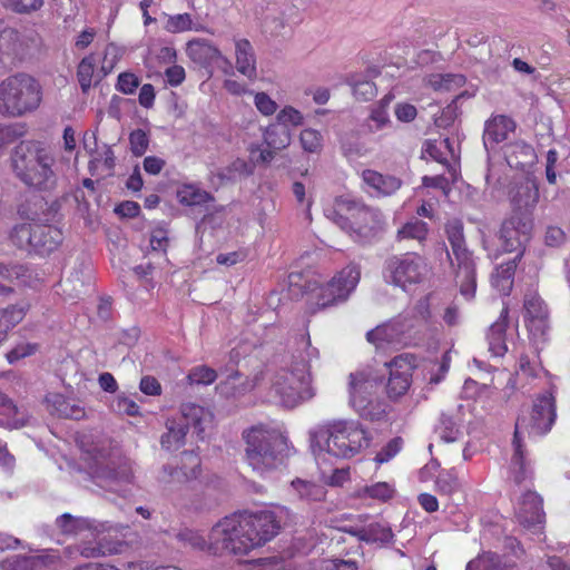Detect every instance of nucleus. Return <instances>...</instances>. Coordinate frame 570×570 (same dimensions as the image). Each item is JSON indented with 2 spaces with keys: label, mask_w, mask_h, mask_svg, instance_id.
<instances>
[{
  "label": "nucleus",
  "mask_w": 570,
  "mask_h": 570,
  "mask_svg": "<svg viewBox=\"0 0 570 570\" xmlns=\"http://www.w3.org/2000/svg\"><path fill=\"white\" fill-rule=\"evenodd\" d=\"M279 530L274 512H239L222 518L207 538L191 529L181 530L177 538L193 549L214 554L245 557L271 541Z\"/></svg>",
  "instance_id": "obj_1"
},
{
  "label": "nucleus",
  "mask_w": 570,
  "mask_h": 570,
  "mask_svg": "<svg viewBox=\"0 0 570 570\" xmlns=\"http://www.w3.org/2000/svg\"><path fill=\"white\" fill-rule=\"evenodd\" d=\"M318 351L309 341L302 342V350L292 356L291 363L267 377L264 399L266 402L285 409H295L312 400L315 394L311 374V362L317 358Z\"/></svg>",
  "instance_id": "obj_2"
},
{
  "label": "nucleus",
  "mask_w": 570,
  "mask_h": 570,
  "mask_svg": "<svg viewBox=\"0 0 570 570\" xmlns=\"http://www.w3.org/2000/svg\"><path fill=\"white\" fill-rule=\"evenodd\" d=\"M309 449L321 468L335 459H351L370 445L365 428L353 419H335L323 422L308 432Z\"/></svg>",
  "instance_id": "obj_3"
},
{
  "label": "nucleus",
  "mask_w": 570,
  "mask_h": 570,
  "mask_svg": "<svg viewBox=\"0 0 570 570\" xmlns=\"http://www.w3.org/2000/svg\"><path fill=\"white\" fill-rule=\"evenodd\" d=\"M79 442L81 459L98 485L125 497L132 480L129 460L106 436L83 435Z\"/></svg>",
  "instance_id": "obj_4"
},
{
  "label": "nucleus",
  "mask_w": 570,
  "mask_h": 570,
  "mask_svg": "<svg viewBox=\"0 0 570 570\" xmlns=\"http://www.w3.org/2000/svg\"><path fill=\"white\" fill-rule=\"evenodd\" d=\"M242 439L246 463L264 479L284 466L295 452L283 431L269 424L259 423L245 429Z\"/></svg>",
  "instance_id": "obj_5"
},
{
  "label": "nucleus",
  "mask_w": 570,
  "mask_h": 570,
  "mask_svg": "<svg viewBox=\"0 0 570 570\" xmlns=\"http://www.w3.org/2000/svg\"><path fill=\"white\" fill-rule=\"evenodd\" d=\"M11 164L18 178L37 189H49L56 183L55 157L43 142L22 140L12 153Z\"/></svg>",
  "instance_id": "obj_6"
},
{
  "label": "nucleus",
  "mask_w": 570,
  "mask_h": 570,
  "mask_svg": "<svg viewBox=\"0 0 570 570\" xmlns=\"http://www.w3.org/2000/svg\"><path fill=\"white\" fill-rule=\"evenodd\" d=\"M557 413L552 392L539 396L530 411L523 412L517 420L514 432V455L512 458V473L517 483H522L529 476L520 444L522 434L544 435L556 422Z\"/></svg>",
  "instance_id": "obj_7"
},
{
  "label": "nucleus",
  "mask_w": 570,
  "mask_h": 570,
  "mask_svg": "<svg viewBox=\"0 0 570 570\" xmlns=\"http://www.w3.org/2000/svg\"><path fill=\"white\" fill-rule=\"evenodd\" d=\"M325 216L360 243L371 240L384 224L383 215L379 209L347 197L337 198L334 208L325 209Z\"/></svg>",
  "instance_id": "obj_8"
},
{
  "label": "nucleus",
  "mask_w": 570,
  "mask_h": 570,
  "mask_svg": "<svg viewBox=\"0 0 570 570\" xmlns=\"http://www.w3.org/2000/svg\"><path fill=\"white\" fill-rule=\"evenodd\" d=\"M43 99L39 80L28 73H16L0 81V116L22 118L36 112Z\"/></svg>",
  "instance_id": "obj_9"
},
{
  "label": "nucleus",
  "mask_w": 570,
  "mask_h": 570,
  "mask_svg": "<svg viewBox=\"0 0 570 570\" xmlns=\"http://www.w3.org/2000/svg\"><path fill=\"white\" fill-rule=\"evenodd\" d=\"M384 376V373L371 366L350 374V404L366 420L377 421L386 414L387 405L377 399Z\"/></svg>",
  "instance_id": "obj_10"
},
{
  "label": "nucleus",
  "mask_w": 570,
  "mask_h": 570,
  "mask_svg": "<svg viewBox=\"0 0 570 570\" xmlns=\"http://www.w3.org/2000/svg\"><path fill=\"white\" fill-rule=\"evenodd\" d=\"M57 525L66 534H75L82 540H95V544L79 547L80 554L95 558L102 554H112L120 551V542H108L105 532H118V528L108 522H96L83 518H73L63 514L57 519Z\"/></svg>",
  "instance_id": "obj_11"
},
{
  "label": "nucleus",
  "mask_w": 570,
  "mask_h": 570,
  "mask_svg": "<svg viewBox=\"0 0 570 570\" xmlns=\"http://www.w3.org/2000/svg\"><path fill=\"white\" fill-rule=\"evenodd\" d=\"M448 240L451 250L448 256L455 276V282L460 286V293L465 299L474 297L476 289L475 264L472 253L466 248L463 236V225L460 220H450L445 226Z\"/></svg>",
  "instance_id": "obj_12"
},
{
  "label": "nucleus",
  "mask_w": 570,
  "mask_h": 570,
  "mask_svg": "<svg viewBox=\"0 0 570 570\" xmlns=\"http://www.w3.org/2000/svg\"><path fill=\"white\" fill-rule=\"evenodd\" d=\"M429 317L428 299H421L413 312H404L395 318L368 331L366 340L375 345L376 348L405 346L411 343V331L414 328L417 320H428Z\"/></svg>",
  "instance_id": "obj_13"
},
{
  "label": "nucleus",
  "mask_w": 570,
  "mask_h": 570,
  "mask_svg": "<svg viewBox=\"0 0 570 570\" xmlns=\"http://www.w3.org/2000/svg\"><path fill=\"white\" fill-rule=\"evenodd\" d=\"M361 278V268L350 263L336 272L331 279L323 282L312 278L307 282V291L318 307L334 306L344 303L355 291Z\"/></svg>",
  "instance_id": "obj_14"
},
{
  "label": "nucleus",
  "mask_w": 570,
  "mask_h": 570,
  "mask_svg": "<svg viewBox=\"0 0 570 570\" xmlns=\"http://www.w3.org/2000/svg\"><path fill=\"white\" fill-rule=\"evenodd\" d=\"M213 413L194 403L181 406L179 416L168 419L166 432L161 435L160 443L167 451H176L185 444L188 426L193 425L197 433L205 432L213 423Z\"/></svg>",
  "instance_id": "obj_15"
},
{
  "label": "nucleus",
  "mask_w": 570,
  "mask_h": 570,
  "mask_svg": "<svg viewBox=\"0 0 570 570\" xmlns=\"http://www.w3.org/2000/svg\"><path fill=\"white\" fill-rule=\"evenodd\" d=\"M429 267L423 257L406 253L389 257L383 266L382 276L386 284L411 292L426 278Z\"/></svg>",
  "instance_id": "obj_16"
},
{
  "label": "nucleus",
  "mask_w": 570,
  "mask_h": 570,
  "mask_svg": "<svg viewBox=\"0 0 570 570\" xmlns=\"http://www.w3.org/2000/svg\"><path fill=\"white\" fill-rule=\"evenodd\" d=\"M389 374L385 392L389 399L397 400L406 394L412 383L416 358L411 354H402L385 364Z\"/></svg>",
  "instance_id": "obj_17"
},
{
  "label": "nucleus",
  "mask_w": 570,
  "mask_h": 570,
  "mask_svg": "<svg viewBox=\"0 0 570 570\" xmlns=\"http://www.w3.org/2000/svg\"><path fill=\"white\" fill-rule=\"evenodd\" d=\"M200 473V459L194 452H184L180 465L165 464L158 472L157 480L165 489H174L196 479Z\"/></svg>",
  "instance_id": "obj_18"
},
{
  "label": "nucleus",
  "mask_w": 570,
  "mask_h": 570,
  "mask_svg": "<svg viewBox=\"0 0 570 570\" xmlns=\"http://www.w3.org/2000/svg\"><path fill=\"white\" fill-rule=\"evenodd\" d=\"M336 529L357 542L387 543L393 539V532L386 524L379 521L368 522V518L362 515L348 524L337 525Z\"/></svg>",
  "instance_id": "obj_19"
},
{
  "label": "nucleus",
  "mask_w": 570,
  "mask_h": 570,
  "mask_svg": "<svg viewBox=\"0 0 570 570\" xmlns=\"http://www.w3.org/2000/svg\"><path fill=\"white\" fill-rule=\"evenodd\" d=\"M263 145H250L248 148L250 159L256 163H269L277 150L285 149L292 141V131L277 121L269 124L263 134Z\"/></svg>",
  "instance_id": "obj_20"
},
{
  "label": "nucleus",
  "mask_w": 570,
  "mask_h": 570,
  "mask_svg": "<svg viewBox=\"0 0 570 570\" xmlns=\"http://www.w3.org/2000/svg\"><path fill=\"white\" fill-rule=\"evenodd\" d=\"M533 218L529 215H512L501 227L499 242L503 252L520 250L530 239Z\"/></svg>",
  "instance_id": "obj_21"
},
{
  "label": "nucleus",
  "mask_w": 570,
  "mask_h": 570,
  "mask_svg": "<svg viewBox=\"0 0 570 570\" xmlns=\"http://www.w3.org/2000/svg\"><path fill=\"white\" fill-rule=\"evenodd\" d=\"M514 514L524 528L540 531L546 518L541 497L530 490L521 493L514 503Z\"/></svg>",
  "instance_id": "obj_22"
},
{
  "label": "nucleus",
  "mask_w": 570,
  "mask_h": 570,
  "mask_svg": "<svg viewBox=\"0 0 570 570\" xmlns=\"http://www.w3.org/2000/svg\"><path fill=\"white\" fill-rule=\"evenodd\" d=\"M509 198L514 209L513 215L529 214L532 217V210L539 199L538 186L531 178L521 177L511 184Z\"/></svg>",
  "instance_id": "obj_23"
},
{
  "label": "nucleus",
  "mask_w": 570,
  "mask_h": 570,
  "mask_svg": "<svg viewBox=\"0 0 570 570\" xmlns=\"http://www.w3.org/2000/svg\"><path fill=\"white\" fill-rule=\"evenodd\" d=\"M523 309L529 331L534 335H542L547 328L548 313L542 299L537 293L525 294Z\"/></svg>",
  "instance_id": "obj_24"
},
{
  "label": "nucleus",
  "mask_w": 570,
  "mask_h": 570,
  "mask_svg": "<svg viewBox=\"0 0 570 570\" xmlns=\"http://www.w3.org/2000/svg\"><path fill=\"white\" fill-rule=\"evenodd\" d=\"M29 278L30 273L24 265L0 262V297L11 296L14 293V287L27 284Z\"/></svg>",
  "instance_id": "obj_25"
},
{
  "label": "nucleus",
  "mask_w": 570,
  "mask_h": 570,
  "mask_svg": "<svg viewBox=\"0 0 570 570\" xmlns=\"http://www.w3.org/2000/svg\"><path fill=\"white\" fill-rule=\"evenodd\" d=\"M33 237L32 252L39 255L50 254L62 242V233L51 225L36 224Z\"/></svg>",
  "instance_id": "obj_26"
},
{
  "label": "nucleus",
  "mask_w": 570,
  "mask_h": 570,
  "mask_svg": "<svg viewBox=\"0 0 570 570\" xmlns=\"http://www.w3.org/2000/svg\"><path fill=\"white\" fill-rule=\"evenodd\" d=\"M515 567L517 562L511 557L485 551L470 560L465 570H514Z\"/></svg>",
  "instance_id": "obj_27"
},
{
  "label": "nucleus",
  "mask_w": 570,
  "mask_h": 570,
  "mask_svg": "<svg viewBox=\"0 0 570 570\" xmlns=\"http://www.w3.org/2000/svg\"><path fill=\"white\" fill-rule=\"evenodd\" d=\"M362 179L376 196H390L399 190L402 185V181L397 177L383 175L371 169H366L362 173Z\"/></svg>",
  "instance_id": "obj_28"
},
{
  "label": "nucleus",
  "mask_w": 570,
  "mask_h": 570,
  "mask_svg": "<svg viewBox=\"0 0 570 570\" xmlns=\"http://www.w3.org/2000/svg\"><path fill=\"white\" fill-rule=\"evenodd\" d=\"M515 128L514 121L507 116L498 115L485 122L483 142L485 148L489 145L498 144L505 140L510 132Z\"/></svg>",
  "instance_id": "obj_29"
},
{
  "label": "nucleus",
  "mask_w": 570,
  "mask_h": 570,
  "mask_svg": "<svg viewBox=\"0 0 570 570\" xmlns=\"http://www.w3.org/2000/svg\"><path fill=\"white\" fill-rule=\"evenodd\" d=\"M92 275L89 265L81 263L70 276L61 284L63 293L70 297H79L91 286Z\"/></svg>",
  "instance_id": "obj_30"
},
{
  "label": "nucleus",
  "mask_w": 570,
  "mask_h": 570,
  "mask_svg": "<svg viewBox=\"0 0 570 570\" xmlns=\"http://www.w3.org/2000/svg\"><path fill=\"white\" fill-rule=\"evenodd\" d=\"M505 160L511 168L524 170L535 161V153L532 146L524 141H517L505 147Z\"/></svg>",
  "instance_id": "obj_31"
},
{
  "label": "nucleus",
  "mask_w": 570,
  "mask_h": 570,
  "mask_svg": "<svg viewBox=\"0 0 570 570\" xmlns=\"http://www.w3.org/2000/svg\"><path fill=\"white\" fill-rule=\"evenodd\" d=\"M508 307H503L500 318L493 323L488 333L489 352L497 357L503 356L508 351L505 344Z\"/></svg>",
  "instance_id": "obj_32"
},
{
  "label": "nucleus",
  "mask_w": 570,
  "mask_h": 570,
  "mask_svg": "<svg viewBox=\"0 0 570 570\" xmlns=\"http://www.w3.org/2000/svg\"><path fill=\"white\" fill-rule=\"evenodd\" d=\"M236 67L237 70L247 77H256V60L249 41L244 38L236 42Z\"/></svg>",
  "instance_id": "obj_33"
},
{
  "label": "nucleus",
  "mask_w": 570,
  "mask_h": 570,
  "mask_svg": "<svg viewBox=\"0 0 570 570\" xmlns=\"http://www.w3.org/2000/svg\"><path fill=\"white\" fill-rule=\"evenodd\" d=\"M520 256L521 254L519 253L515 258L501 264L491 276L492 286L503 295H509L512 289L517 259L520 258Z\"/></svg>",
  "instance_id": "obj_34"
},
{
  "label": "nucleus",
  "mask_w": 570,
  "mask_h": 570,
  "mask_svg": "<svg viewBox=\"0 0 570 570\" xmlns=\"http://www.w3.org/2000/svg\"><path fill=\"white\" fill-rule=\"evenodd\" d=\"M257 386V377L254 380L242 379V376L235 372L228 375L227 380L222 382L217 389L219 393L226 397L240 396Z\"/></svg>",
  "instance_id": "obj_35"
},
{
  "label": "nucleus",
  "mask_w": 570,
  "mask_h": 570,
  "mask_svg": "<svg viewBox=\"0 0 570 570\" xmlns=\"http://www.w3.org/2000/svg\"><path fill=\"white\" fill-rule=\"evenodd\" d=\"M0 415L3 416L2 424L10 429H19L28 423V416L20 411L6 394L0 391Z\"/></svg>",
  "instance_id": "obj_36"
},
{
  "label": "nucleus",
  "mask_w": 570,
  "mask_h": 570,
  "mask_svg": "<svg viewBox=\"0 0 570 570\" xmlns=\"http://www.w3.org/2000/svg\"><path fill=\"white\" fill-rule=\"evenodd\" d=\"M289 491L296 495L297 499L307 502L322 501L326 495V491L323 487L303 479L293 480L289 485Z\"/></svg>",
  "instance_id": "obj_37"
},
{
  "label": "nucleus",
  "mask_w": 570,
  "mask_h": 570,
  "mask_svg": "<svg viewBox=\"0 0 570 570\" xmlns=\"http://www.w3.org/2000/svg\"><path fill=\"white\" fill-rule=\"evenodd\" d=\"M58 558V554L52 551H38L37 554L18 558L16 560L14 570H41L45 567L53 564Z\"/></svg>",
  "instance_id": "obj_38"
},
{
  "label": "nucleus",
  "mask_w": 570,
  "mask_h": 570,
  "mask_svg": "<svg viewBox=\"0 0 570 570\" xmlns=\"http://www.w3.org/2000/svg\"><path fill=\"white\" fill-rule=\"evenodd\" d=\"M448 156H454V150L449 138L439 140H428L422 150L424 159H432L440 164H445Z\"/></svg>",
  "instance_id": "obj_39"
},
{
  "label": "nucleus",
  "mask_w": 570,
  "mask_h": 570,
  "mask_svg": "<svg viewBox=\"0 0 570 570\" xmlns=\"http://www.w3.org/2000/svg\"><path fill=\"white\" fill-rule=\"evenodd\" d=\"M428 235L429 225L417 218H412L397 229L396 239L399 242L404 239H412L422 244L426 240Z\"/></svg>",
  "instance_id": "obj_40"
},
{
  "label": "nucleus",
  "mask_w": 570,
  "mask_h": 570,
  "mask_svg": "<svg viewBox=\"0 0 570 570\" xmlns=\"http://www.w3.org/2000/svg\"><path fill=\"white\" fill-rule=\"evenodd\" d=\"M395 487L390 482H376L371 485H364L356 491L360 499H373L377 501H387L393 498Z\"/></svg>",
  "instance_id": "obj_41"
},
{
  "label": "nucleus",
  "mask_w": 570,
  "mask_h": 570,
  "mask_svg": "<svg viewBox=\"0 0 570 570\" xmlns=\"http://www.w3.org/2000/svg\"><path fill=\"white\" fill-rule=\"evenodd\" d=\"M177 199L181 205L196 206L212 200V196L195 185H184L177 190Z\"/></svg>",
  "instance_id": "obj_42"
},
{
  "label": "nucleus",
  "mask_w": 570,
  "mask_h": 570,
  "mask_svg": "<svg viewBox=\"0 0 570 570\" xmlns=\"http://www.w3.org/2000/svg\"><path fill=\"white\" fill-rule=\"evenodd\" d=\"M35 225L29 223L16 225L9 235L12 244L21 249L32 252Z\"/></svg>",
  "instance_id": "obj_43"
},
{
  "label": "nucleus",
  "mask_w": 570,
  "mask_h": 570,
  "mask_svg": "<svg viewBox=\"0 0 570 570\" xmlns=\"http://www.w3.org/2000/svg\"><path fill=\"white\" fill-rule=\"evenodd\" d=\"M26 316L23 307L10 305L0 308V331L8 338L9 332L14 328Z\"/></svg>",
  "instance_id": "obj_44"
},
{
  "label": "nucleus",
  "mask_w": 570,
  "mask_h": 570,
  "mask_svg": "<svg viewBox=\"0 0 570 570\" xmlns=\"http://www.w3.org/2000/svg\"><path fill=\"white\" fill-rule=\"evenodd\" d=\"M26 316L23 307L10 305L0 308V331L8 338L9 332L14 328Z\"/></svg>",
  "instance_id": "obj_45"
},
{
  "label": "nucleus",
  "mask_w": 570,
  "mask_h": 570,
  "mask_svg": "<svg viewBox=\"0 0 570 570\" xmlns=\"http://www.w3.org/2000/svg\"><path fill=\"white\" fill-rule=\"evenodd\" d=\"M436 490L446 495H451L460 490L461 482L458 476V472L454 468L449 470H442L439 472L435 479Z\"/></svg>",
  "instance_id": "obj_46"
},
{
  "label": "nucleus",
  "mask_w": 570,
  "mask_h": 570,
  "mask_svg": "<svg viewBox=\"0 0 570 570\" xmlns=\"http://www.w3.org/2000/svg\"><path fill=\"white\" fill-rule=\"evenodd\" d=\"M429 85L435 90H452L462 87L465 78L462 75H432L428 79Z\"/></svg>",
  "instance_id": "obj_47"
},
{
  "label": "nucleus",
  "mask_w": 570,
  "mask_h": 570,
  "mask_svg": "<svg viewBox=\"0 0 570 570\" xmlns=\"http://www.w3.org/2000/svg\"><path fill=\"white\" fill-rule=\"evenodd\" d=\"M304 119L303 112L291 105H285L276 114V121L289 129L302 126Z\"/></svg>",
  "instance_id": "obj_48"
},
{
  "label": "nucleus",
  "mask_w": 570,
  "mask_h": 570,
  "mask_svg": "<svg viewBox=\"0 0 570 570\" xmlns=\"http://www.w3.org/2000/svg\"><path fill=\"white\" fill-rule=\"evenodd\" d=\"M165 30L170 33H180L186 31H199L197 27H194L190 14L179 13L175 16H168L165 23Z\"/></svg>",
  "instance_id": "obj_49"
},
{
  "label": "nucleus",
  "mask_w": 570,
  "mask_h": 570,
  "mask_svg": "<svg viewBox=\"0 0 570 570\" xmlns=\"http://www.w3.org/2000/svg\"><path fill=\"white\" fill-rule=\"evenodd\" d=\"M254 106L264 117H271L278 110L277 102L265 91H253Z\"/></svg>",
  "instance_id": "obj_50"
},
{
  "label": "nucleus",
  "mask_w": 570,
  "mask_h": 570,
  "mask_svg": "<svg viewBox=\"0 0 570 570\" xmlns=\"http://www.w3.org/2000/svg\"><path fill=\"white\" fill-rule=\"evenodd\" d=\"M350 83L353 88L354 96L360 100L368 101L376 96V86L368 79L353 77Z\"/></svg>",
  "instance_id": "obj_51"
},
{
  "label": "nucleus",
  "mask_w": 570,
  "mask_h": 570,
  "mask_svg": "<svg viewBox=\"0 0 570 570\" xmlns=\"http://www.w3.org/2000/svg\"><path fill=\"white\" fill-rule=\"evenodd\" d=\"M96 58L94 56L85 57L78 66V81L83 92L91 87L95 71Z\"/></svg>",
  "instance_id": "obj_52"
},
{
  "label": "nucleus",
  "mask_w": 570,
  "mask_h": 570,
  "mask_svg": "<svg viewBox=\"0 0 570 570\" xmlns=\"http://www.w3.org/2000/svg\"><path fill=\"white\" fill-rule=\"evenodd\" d=\"M299 142L305 151L318 153L323 146V137L318 130L305 128L301 131Z\"/></svg>",
  "instance_id": "obj_53"
},
{
  "label": "nucleus",
  "mask_w": 570,
  "mask_h": 570,
  "mask_svg": "<svg viewBox=\"0 0 570 570\" xmlns=\"http://www.w3.org/2000/svg\"><path fill=\"white\" fill-rule=\"evenodd\" d=\"M392 100L391 96H386L382 99L381 104L375 107L371 112V128L375 130H380L385 128L390 124L389 114L386 110V106Z\"/></svg>",
  "instance_id": "obj_54"
},
{
  "label": "nucleus",
  "mask_w": 570,
  "mask_h": 570,
  "mask_svg": "<svg viewBox=\"0 0 570 570\" xmlns=\"http://www.w3.org/2000/svg\"><path fill=\"white\" fill-rule=\"evenodd\" d=\"M216 372L207 366H197L188 374L191 384H210L216 380Z\"/></svg>",
  "instance_id": "obj_55"
},
{
  "label": "nucleus",
  "mask_w": 570,
  "mask_h": 570,
  "mask_svg": "<svg viewBox=\"0 0 570 570\" xmlns=\"http://www.w3.org/2000/svg\"><path fill=\"white\" fill-rule=\"evenodd\" d=\"M37 345L31 343H19L6 354V358L10 364L35 354Z\"/></svg>",
  "instance_id": "obj_56"
},
{
  "label": "nucleus",
  "mask_w": 570,
  "mask_h": 570,
  "mask_svg": "<svg viewBox=\"0 0 570 570\" xmlns=\"http://www.w3.org/2000/svg\"><path fill=\"white\" fill-rule=\"evenodd\" d=\"M402 449V440L395 438L391 440L382 450L376 454L375 462L383 464L392 460Z\"/></svg>",
  "instance_id": "obj_57"
},
{
  "label": "nucleus",
  "mask_w": 570,
  "mask_h": 570,
  "mask_svg": "<svg viewBox=\"0 0 570 570\" xmlns=\"http://www.w3.org/2000/svg\"><path fill=\"white\" fill-rule=\"evenodd\" d=\"M139 86L138 78L131 72H122L118 76L117 90L125 94L131 95Z\"/></svg>",
  "instance_id": "obj_58"
},
{
  "label": "nucleus",
  "mask_w": 570,
  "mask_h": 570,
  "mask_svg": "<svg viewBox=\"0 0 570 570\" xmlns=\"http://www.w3.org/2000/svg\"><path fill=\"white\" fill-rule=\"evenodd\" d=\"M541 372V367L537 362L535 357L532 360L527 355H522L519 360V370L517 372L518 376H538Z\"/></svg>",
  "instance_id": "obj_59"
},
{
  "label": "nucleus",
  "mask_w": 570,
  "mask_h": 570,
  "mask_svg": "<svg viewBox=\"0 0 570 570\" xmlns=\"http://www.w3.org/2000/svg\"><path fill=\"white\" fill-rule=\"evenodd\" d=\"M114 409L122 414H127L129 416H136L140 413L138 404L124 395H119L114 404Z\"/></svg>",
  "instance_id": "obj_60"
},
{
  "label": "nucleus",
  "mask_w": 570,
  "mask_h": 570,
  "mask_svg": "<svg viewBox=\"0 0 570 570\" xmlns=\"http://www.w3.org/2000/svg\"><path fill=\"white\" fill-rule=\"evenodd\" d=\"M42 3L43 0H6V6L19 13L37 10Z\"/></svg>",
  "instance_id": "obj_61"
},
{
  "label": "nucleus",
  "mask_w": 570,
  "mask_h": 570,
  "mask_svg": "<svg viewBox=\"0 0 570 570\" xmlns=\"http://www.w3.org/2000/svg\"><path fill=\"white\" fill-rule=\"evenodd\" d=\"M244 567L245 570H284L283 563L276 558L255 560Z\"/></svg>",
  "instance_id": "obj_62"
},
{
  "label": "nucleus",
  "mask_w": 570,
  "mask_h": 570,
  "mask_svg": "<svg viewBox=\"0 0 570 570\" xmlns=\"http://www.w3.org/2000/svg\"><path fill=\"white\" fill-rule=\"evenodd\" d=\"M131 151L136 156H141L148 147L147 135L142 130H135L129 137Z\"/></svg>",
  "instance_id": "obj_63"
},
{
  "label": "nucleus",
  "mask_w": 570,
  "mask_h": 570,
  "mask_svg": "<svg viewBox=\"0 0 570 570\" xmlns=\"http://www.w3.org/2000/svg\"><path fill=\"white\" fill-rule=\"evenodd\" d=\"M121 55H122V50L120 48H118L117 46H115L112 43L108 45L105 50L102 69L106 72H110L114 69L117 60L121 57Z\"/></svg>",
  "instance_id": "obj_64"
}]
</instances>
